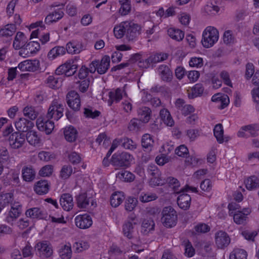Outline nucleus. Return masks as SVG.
Returning <instances> with one entry per match:
<instances>
[{
	"instance_id": "37",
	"label": "nucleus",
	"mask_w": 259,
	"mask_h": 259,
	"mask_svg": "<svg viewBox=\"0 0 259 259\" xmlns=\"http://www.w3.org/2000/svg\"><path fill=\"white\" fill-rule=\"evenodd\" d=\"M160 117L163 123L167 126H172L174 125V120L167 109L164 108L160 111Z\"/></svg>"
},
{
	"instance_id": "56",
	"label": "nucleus",
	"mask_w": 259,
	"mask_h": 259,
	"mask_svg": "<svg viewBox=\"0 0 259 259\" xmlns=\"http://www.w3.org/2000/svg\"><path fill=\"white\" fill-rule=\"evenodd\" d=\"M223 41L227 45L235 42V38L232 31L228 30L225 31L223 35Z\"/></svg>"
},
{
	"instance_id": "47",
	"label": "nucleus",
	"mask_w": 259,
	"mask_h": 259,
	"mask_svg": "<svg viewBox=\"0 0 259 259\" xmlns=\"http://www.w3.org/2000/svg\"><path fill=\"white\" fill-rule=\"evenodd\" d=\"M73 172L72 167L70 165H63L60 171V177L63 180L68 179Z\"/></svg>"
},
{
	"instance_id": "17",
	"label": "nucleus",
	"mask_w": 259,
	"mask_h": 259,
	"mask_svg": "<svg viewBox=\"0 0 259 259\" xmlns=\"http://www.w3.org/2000/svg\"><path fill=\"white\" fill-rule=\"evenodd\" d=\"M127 85L125 84L122 88H117L109 93V97L111 102H119L123 97H126L125 88Z\"/></svg>"
},
{
	"instance_id": "27",
	"label": "nucleus",
	"mask_w": 259,
	"mask_h": 259,
	"mask_svg": "<svg viewBox=\"0 0 259 259\" xmlns=\"http://www.w3.org/2000/svg\"><path fill=\"white\" fill-rule=\"evenodd\" d=\"M23 179L26 182L33 181L35 177V171L31 166H25L22 169Z\"/></svg>"
},
{
	"instance_id": "4",
	"label": "nucleus",
	"mask_w": 259,
	"mask_h": 259,
	"mask_svg": "<svg viewBox=\"0 0 259 259\" xmlns=\"http://www.w3.org/2000/svg\"><path fill=\"white\" fill-rule=\"evenodd\" d=\"M161 223L166 228L175 226L177 222V213L171 206L164 207L162 211Z\"/></svg>"
},
{
	"instance_id": "31",
	"label": "nucleus",
	"mask_w": 259,
	"mask_h": 259,
	"mask_svg": "<svg viewBox=\"0 0 259 259\" xmlns=\"http://www.w3.org/2000/svg\"><path fill=\"white\" fill-rule=\"evenodd\" d=\"M110 59L108 56H104L100 61H99L97 72L100 74H104L106 72L110 66Z\"/></svg>"
},
{
	"instance_id": "38",
	"label": "nucleus",
	"mask_w": 259,
	"mask_h": 259,
	"mask_svg": "<svg viewBox=\"0 0 259 259\" xmlns=\"http://www.w3.org/2000/svg\"><path fill=\"white\" fill-rule=\"evenodd\" d=\"M26 139L31 145L34 146L39 145L40 143V137L36 132L34 131H29L26 134Z\"/></svg>"
},
{
	"instance_id": "35",
	"label": "nucleus",
	"mask_w": 259,
	"mask_h": 259,
	"mask_svg": "<svg viewBox=\"0 0 259 259\" xmlns=\"http://www.w3.org/2000/svg\"><path fill=\"white\" fill-rule=\"evenodd\" d=\"M66 49L63 47L57 46L52 48L48 54V58L50 60H53L57 57L65 54Z\"/></svg>"
},
{
	"instance_id": "5",
	"label": "nucleus",
	"mask_w": 259,
	"mask_h": 259,
	"mask_svg": "<svg viewBox=\"0 0 259 259\" xmlns=\"http://www.w3.org/2000/svg\"><path fill=\"white\" fill-rule=\"evenodd\" d=\"M134 160L132 155L123 152L114 154L111 158V164L116 167H128Z\"/></svg>"
},
{
	"instance_id": "29",
	"label": "nucleus",
	"mask_w": 259,
	"mask_h": 259,
	"mask_svg": "<svg viewBox=\"0 0 259 259\" xmlns=\"http://www.w3.org/2000/svg\"><path fill=\"white\" fill-rule=\"evenodd\" d=\"M25 214L27 217L32 219H42L45 218L44 211L38 207H33L26 210Z\"/></svg>"
},
{
	"instance_id": "20",
	"label": "nucleus",
	"mask_w": 259,
	"mask_h": 259,
	"mask_svg": "<svg viewBox=\"0 0 259 259\" xmlns=\"http://www.w3.org/2000/svg\"><path fill=\"white\" fill-rule=\"evenodd\" d=\"M60 204L64 210L69 211L73 206V197L69 194H63L60 198Z\"/></svg>"
},
{
	"instance_id": "33",
	"label": "nucleus",
	"mask_w": 259,
	"mask_h": 259,
	"mask_svg": "<svg viewBox=\"0 0 259 259\" xmlns=\"http://www.w3.org/2000/svg\"><path fill=\"white\" fill-rule=\"evenodd\" d=\"M246 188L248 190H253L259 188V178L252 176L244 181Z\"/></svg>"
},
{
	"instance_id": "1",
	"label": "nucleus",
	"mask_w": 259,
	"mask_h": 259,
	"mask_svg": "<svg viewBox=\"0 0 259 259\" xmlns=\"http://www.w3.org/2000/svg\"><path fill=\"white\" fill-rule=\"evenodd\" d=\"M64 105L59 99H54L51 103L47 114L45 116L39 117L36 120L38 129L50 134L54 128V122L51 120L54 119L58 120L63 115Z\"/></svg>"
},
{
	"instance_id": "54",
	"label": "nucleus",
	"mask_w": 259,
	"mask_h": 259,
	"mask_svg": "<svg viewBox=\"0 0 259 259\" xmlns=\"http://www.w3.org/2000/svg\"><path fill=\"white\" fill-rule=\"evenodd\" d=\"M73 247L76 251L80 252L88 249L90 247V244L88 242L81 240L75 242L73 245Z\"/></svg>"
},
{
	"instance_id": "19",
	"label": "nucleus",
	"mask_w": 259,
	"mask_h": 259,
	"mask_svg": "<svg viewBox=\"0 0 259 259\" xmlns=\"http://www.w3.org/2000/svg\"><path fill=\"white\" fill-rule=\"evenodd\" d=\"M211 101L218 104V107L223 109L226 107L229 102V98L228 95L222 93H218L212 96Z\"/></svg>"
},
{
	"instance_id": "59",
	"label": "nucleus",
	"mask_w": 259,
	"mask_h": 259,
	"mask_svg": "<svg viewBox=\"0 0 259 259\" xmlns=\"http://www.w3.org/2000/svg\"><path fill=\"white\" fill-rule=\"evenodd\" d=\"M137 200L136 198L130 197L125 202V208L127 211H132L136 207Z\"/></svg>"
},
{
	"instance_id": "49",
	"label": "nucleus",
	"mask_w": 259,
	"mask_h": 259,
	"mask_svg": "<svg viewBox=\"0 0 259 259\" xmlns=\"http://www.w3.org/2000/svg\"><path fill=\"white\" fill-rule=\"evenodd\" d=\"M141 143L142 146L144 148L149 150L151 149L154 141L152 137L149 134H146L142 136Z\"/></svg>"
},
{
	"instance_id": "15",
	"label": "nucleus",
	"mask_w": 259,
	"mask_h": 259,
	"mask_svg": "<svg viewBox=\"0 0 259 259\" xmlns=\"http://www.w3.org/2000/svg\"><path fill=\"white\" fill-rule=\"evenodd\" d=\"M39 67V61L36 60H26L20 62L18 65V68L21 71L34 72Z\"/></svg>"
},
{
	"instance_id": "9",
	"label": "nucleus",
	"mask_w": 259,
	"mask_h": 259,
	"mask_svg": "<svg viewBox=\"0 0 259 259\" xmlns=\"http://www.w3.org/2000/svg\"><path fill=\"white\" fill-rule=\"evenodd\" d=\"M21 211V204L19 202L14 201L12 203L11 209L6 215L5 222L12 224L19 217Z\"/></svg>"
},
{
	"instance_id": "30",
	"label": "nucleus",
	"mask_w": 259,
	"mask_h": 259,
	"mask_svg": "<svg viewBox=\"0 0 259 259\" xmlns=\"http://www.w3.org/2000/svg\"><path fill=\"white\" fill-rule=\"evenodd\" d=\"M64 135L65 139L67 141L73 142L75 141L77 138V132L73 126L70 125L64 128Z\"/></svg>"
},
{
	"instance_id": "28",
	"label": "nucleus",
	"mask_w": 259,
	"mask_h": 259,
	"mask_svg": "<svg viewBox=\"0 0 259 259\" xmlns=\"http://www.w3.org/2000/svg\"><path fill=\"white\" fill-rule=\"evenodd\" d=\"M154 226L155 223L152 219H145L142 223L141 233L144 235H147L154 230Z\"/></svg>"
},
{
	"instance_id": "14",
	"label": "nucleus",
	"mask_w": 259,
	"mask_h": 259,
	"mask_svg": "<svg viewBox=\"0 0 259 259\" xmlns=\"http://www.w3.org/2000/svg\"><path fill=\"white\" fill-rule=\"evenodd\" d=\"M215 242L218 248L222 249L230 244V238L226 232L219 231L215 234Z\"/></svg>"
},
{
	"instance_id": "23",
	"label": "nucleus",
	"mask_w": 259,
	"mask_h": 259,
	"mask_svg": "<svg viewBox=\"0 0 259 259\" xmlns=\"http://www.w3.org/2000/svg\"><path fill=\"white\" fill-rule=\"evenodd\" d=\"M157 72L163 81L168 82L171 80L172 73L167 66L165 65H160L157 69Z\"/></svg>"
},
{
	"instance_id": "7",
	"label": "nucleus",
	"mask_w": 259,
	"mask_h": 259,
	"mask_svg": "<svg viewBox=\"0 0 259 259\" xmlns=\"http://www.w3.org/2000/svg\"><path fill=\"white\" fill-rule=\"evenodd\" d=\"M147 171L152 176L149 183L152 186L162 185L165 183V180L159 177L160 172L157 166L154 164H150L147 168Z\"/></svg>"
},
{
	"instance_id": "12",
	"label": "nucleus",
	"mask_w": 259,
	"mask_h": 259,
	"mask_svg": "<svg viewBox=\"0 0 259 259\" xmlns=\"http://www.w3.org/2000/svg\"><path fill=\"white\" fill-rule=\"evenodd\" d=\"M249 208H243L240 211H236L235 213L230 215L233 217L234 222L238 225H244L248 220V215L250 213Z\"/></svg>"
},
{
	"instance_id": "55",
	"label": "nucleus",
	"mask_w": 259,
	"mask_h": 259,
	"mask_svg": "<svg viewBox=\"0 0 259 259\" xmlns=\"http://www.w3.org/2000/svg\"><path fill=\"white\" fill-rule=\"evenodd\" d=\"M244 128L248 133V137L256 136L259 131V124H253L244 126Z\"/></svg>"
},
{
	"instance_id": "60",
	"label": "nucleus",
	"mask_w": 259,
	"mask_h": 259,
	"mask_svg": "<svg viewBox=\"0 0 259 259\" xmlns=\"http://www.w3.org/2000/svg\"><path fill=\"white\" fill-rule=\"evenodd\" d=\"M26 46L30 55L36 53L40 49L39 44L36 41L29 42Z\"/></svg>"
},
{
	"instance_id": "40",
	"label": "nucleus",
	"mask_w": 259,
	"mask_h": 259,
	"mask_svg": "<svg viewBox=\"0 0 259 259\" xmlns=\"http://www.w3.org/2000/svg\"><path fill=\"white\" fill-rule=\"evenodd\" d=\"M62 79L53 75L49 76L46 79L45 82L51 88H59L61 85Z\"/></svg>"
},
{
	"instance_id": "11",
	"label": "nucleus",
	"mask_w": 259,
	"mask_h": 259,
	"mask_svg": "<svg viewBox=\"0 0 259 259\" xmlns=\"http://www.w3.org/2000/svg\"><path fill=\"white\" fill-rule=\"evenodd\" d=\"M74 221L76 226L81 229L89 228L93 224L91 217L87 213L77 215Z\"/></svg>"
},
{
	"instance_id": "64",
	"label": "nucleus",
	"mask_w": 259,
	"mask_h": 259,
	"mask_svg": "<svg viewBox=\"0 0 259 259\" xmlns=\"http://www.w3.org/2000/svg\"><path fill=\"white\" fill-rule=\"evenodd\" d=\"M203 59L200 57H192L189 61V65L193 67H201L203 66Z\"/></svg>"
},
{
	"instance_id": "62",
	"label": "nucleus",
	"mask_w": 259,
	"mask_h": 259,
	"mask_svg": "<svg viewBox=\"0 0 259 259\" xmlns=\"http://www.w3.org/2000/svg\"><path fill=\"white\" fill-rule=\"evenodd\" d=\"M185 247V254L186 256L190 257L193 256L195 253V250L189 241L184 243Z\"/></svg>"
},
{
	"instance_id": "34",
	"label": "nucleus",
	"mask_w": 259,
	"mask_h": 259,
	"mask_svg": "<svg viewBox=\"0 0 259 259\" xmlns=\"http://www.w3.org/2000/svg\"><path fill=\"white\" fill-rule=\"evenodd\" d=\"M124 198L125 197L122 192H115L111 196V205L113 207H116L123 202Z\"/></svg>"
},
{
	"instance_id": "21",
	"label": "nucleus",
	"mask_w": 259,
	"mask_h": 259,
	"mask_svg": "<svg viewBox=\"0 0 259 259\" xmlns=\"http://www.w3.org/2000/svg\"><path fill=\"white\" fill-rule=\"evenodd\" d=\"M151 110L148 107L142 106L137 110L138 116L139 120L144 123H147L151 116Z\"/></svg>"
},
{
	"instance_id": "53",
	"label": "nucleus",
	"mask_w": 259,
	"mask_h": 259,
	"mask_svg": "<svg viewBox=\"0 0 259 259\" xmlns=\"http://www.w3.org/2000/svg\"><path fill=\"white\" fill-rule=\"evenodd\" d=\"M122 146L126 149L134 150L137 147L136 143L128 138H123L120 140Z\"/></svg>"
},
{
	"instance_id": "13",
	"label": "nucleus",
	"mask_w": 259,
	"mask_h": 259,
	"mask_svg": "<svg viewBox=\"0 0 259 259\" xmlns=\"http://www.w3.org/2000/svg\"><path fill=\"white\" fill-rule=\"evenodd\" d=\"M68 106L74 110H78L80 107V100L79 95L75 91L69 92L66 96Z\"/></svg>"
},
{
	"instance_id": "43",
	"label": "nucleus",
	"mask_w": 259,
	"mask_h": 259,
	"mask_svg": "<svg viewBox=\"0 0 259 259\" xmlns=\"http://www.w3.org/2000/svg\"><path fill=\"white\" fill-rule=\"evenodd\" d=\"M247 252L243 249L236 248L230 253V259H247Z\"/></svg>"
},
{
	"instance_id": "50",
	"label": "nucleus",
	"mask_w": 259,
	"mask_h": 259,
	"mask_svg": "<svg viewBox=\"0 0 259 259\" xmlns=\"http://www.w3.org/2000/svg\"><path fill=\"white\" fill-rule=\"evenodd\" d=\"M89 199L85 193L80 194L77 198V204L80 208H86L89 205Z\"/></svg>"
},
{
	"instance_id": "39",
	"label": "nucleus",
	"mask_w": 259,
	"mask_h": 259,
	"mask_svg": "<svg viewBox=\"0 0 259 259\" xmlns=\"http://www.w3.org/2000/svg\"><path fill=\"white\" fill-rule=\"evenodd\" d=\"M116 177L120 180L125 182H133L135 179V175L127 170H122L116 174Z\"/></svg>"
},
{
	"instance_id": "61",
	"label": "nucleus",
	"mask_w": 259,
	"mask_h": 259,
	"mask_svg": "<svg viewBox=\"0 0 259 259\" xmlns=\"http://www.w3.org/2000/svg\"><path fill=\"white\" fill-rule=\"evenodd\" d=\"M83 113L87 118H95L99 116L100 112L96 110L85 108L84 109Z\"/></svg>"
},
{
	"instance_id": "16",
	"label": "nucleus",
	"mask_w": 259,
	"mask_h": 259,
	"mask_svg": "<svg viewBox=\"0 0 259 259\" xmlns=\"http://www.w3.org/2000/svg\"><path fill=\"white\" fill-rule=\"evenodd\" d=\"M131 61L134 62L140 68L142 69H147L152 65L150 60L149 57H146L139 54L133 55Z\"/></svg>"
},
{
	"instance_id": "26",
	"label": "nucleus",
	"mask_w": 259,
	"mask_h": 259,
	"mask_svg": "<svg viewBox=\"0 0 259 259\" xmlns=\"http://www.w3.org/2000/svg\"><path fill=\"white\" fill-rule=\"evenodd\" d=\"M191 198L187 194L182 193L177 198V203L179 206L184 209L187 210L190 207Z\"/></svg>"
},
{
	"instance_id": "57",
	"label": "nucleus",
	"mask_w": 259,
	"mask_h": 259,
	"mask_svg": "<svg viewBox=\"0 0 259 259\" xmlns=\"http://www.w3.org/2000/svg\"><path fill=\"white\" fill-rule=\"evenodd\" d=\"M241 234L245 239L253 241L257 235V232L255 230H245L242 231Z\"/></svg>"
},
{
	"instance_id": "48",
	"label": "nucleus",
	"mask_w": 259,
	"mask_h": 259,
	"mask_svg": "<svg viewBox=\"0 0 259 259\" xmlns=\"http://www.w3.org/2000/svg\"><path fill=\"white\" fill-rule=\"evenodd\" d=\"M14 202L13 194L11 193L4 194L0 196V204L4 208L9 203L12 205Z\"/></svg>"
},
{
	"instance_id": "58",
	"label": "nucleus",
	"mask_w": 259,
	"mask_h": 259,
	"mask_svg": "<svg viewBox=\"0 0 259 259\" xmlns=\"http://www.w3.org/2000/svg\"><path fill=\"white\" fill-rule=\"evenodd\" d=\"M149 58L153 64L165 60L167 58V56L166 54H156L150 56Z\"/></svg>"
},
{
	"instance_id": "22",
	"label": "nucleus",
	"mask_w": 259,
	"mask_h": 259,
	"mask_svg": "<svg viewBox=\"0 0 259 259\" xmlns=\"http://www.w3.org/2000/svg\"><path fill=\"white\" fill-rule=\"evenodd\" d=\"M67 52L71 54H77L84 50L82 43L80 41H72L69 42L65 49Z\"/></svg>"
},
{
	"instance_id": "3",
	"label": "nucleus",
	"mask_w": 259,
	"mask_h": 259,
	"mask_svg": "<svg viewBox=\"0 0 259 259\" xmlns=\"http://www.w3.org/2000/svg\"><path fill=\"white\" fill-rule=\"evenodd\" d=\"M202 44L206 48L211 47L217 42L219 37L218 30L213 26H208L204 30L202 34Z\"/></svg>"
},
{
	"instance_id": "44",
	"label": "nucleus",
	"mask_w": 259,
	"mask_h": 259,
	"mask_svg": "<svg viewBox=\"0 0 259 259\" xmlns=\"http://www.w3.org/2000/svg\"><path fill=\"white\" fill-rule=\"evenodd\" d=\"M59 253L62 259H70L72 255L70 244L68 243L63 245L60 248Z\"/></svg>"
},
{
	"instance_id": "8",
	"label": "nucleus",
	"mask_w": 259,
	"mask_h": 259,
	"mask_svg": "<svg viewBox=\"0 0 259 259\" xmlns=\"http://www.w3.org/2000/svg\"><path fill=\"white\" fill-rule=\"evenodd\" d=\"M9 142L12 149H18L22 147L26 143L25 137L19 132H15L10 136Z\"/></svg>"
},
{
	"instance_id": "52",
	"label": "nucleus",
	"mask_w": 259,
	"mask_h": 259,
	"mask_svg": "<svg viewBox=\"0 0 259 259\" xmlns=\"http://www.w3.org/2000/svg\"><path fill=\"white\" fill-rule=\"evenodd\" d=\"M133 224L130 222L125 223L123 226V233L124 236L128 238L131 239L133 237V233L134 232Z\"/></svg>"
},
{
	"instance_id": "46",
	"label": "nucleus",
	"mask_w": 259,
	"mask_h": 259,
	"mask_svg": "<svg viewBox=\"0 0 259 259\" xmlns=\"http://www.w3.org/2000/svg\"><path fill=\"white\" fill-rule=\"evenodd\" d=\"M213 134L219 143H223L224 130L221 124H218L214 126L213 129Z\"/></svg>"
},
{
	"instance_id": "25",
	"label": "nucleus",
	"mask_w": 259,
	"mask_h": 259,
	"mask_svg": "<svg viewBox=\"0 0 259 259\" xmlns=\"http://www.w3.org/2000/svg\"><path fill=\"white\" fill-rule=\"evenodd\" d=\"M50 184L47 180H40L36 182L34 187V191L39 195L47 193L49 190Z\"/></svg>"
},
{
	"instance_id": "18",
	"label": "nucleus",
	"mask_w": 259,
	"mask_h": 259,
	"mask_svg": "<svg viewBox=\"0 0 259 259\" xmlns=\"http://www.w3.org/2000/svg\"><path fill=\"white\" fill-rule=\"evenodd\" d=\"M33 125L32 122L23 117L19 118L15 122V127L19 132H28Z\"/></svg>"
},
{
	"instance_id": "6",
	"label": "nucleus",
	"mask_w": 259,
	"mask_h": 259,
	"mask_svg": "<svg viewBox=\"0 0 259 259\" xmlns=\"http://www.w3.org/2000/svg\"><path fill=\"white\" fill-rule=\"evenodd\" d=\"M37 254L42 259H48L53 254V248L47 241H41L35 246Z\"/></svg>"
},
{
	"instance_id": "10",
	"label": "nucleus",
	"mask_w": 259,
	"mask_h": 259,
	"mask_svg": "<svg viewBox=\"0 0 259 259\" xmlns=\"http://www.w3.org/2000/svg\"><path fill=\"white\" fill-rule=\"evenodd\" d=\"M166 182L168 183L169 186L173 189L174 191L176 193H179V192H184L191 191L192 192H197V188L194 187H190L189 186H186L185 188L181 189L180 191L179 190L180 187L179 182L177 179L173 177H168L166 180Z\"/></svg>"
},
{
	"instance_id": "45",
	"label": "nucleus",
	"mask_w": 259,
	"mask_h": 259,
	"mask_svg": "<svg viewBox=\"0 0 259 259\" xmlns=\"http://www.w3.org/2000/svg\"><path fill=\"white\" fill-rule=\"evenodd\" d=\"M23 113L25 116L31 120H34L37 116L38 113L34 108L31 106H27L24 108Z\"/></svg>"
},
{
	"instance_id": "63",
	"label": "nucleus",
	"mask_w": 259,
	"mask_h": 259,
	"mask_svg": "<svg viewBox=\"0 0 259 259\" xmlns=\"http://www.w3.org/2000/svg\"><path fill=\"white\" fill-rule=\"evenodd\" d=\"M72 62H66L64 64L59 66L55 70V73L57 75L63 74L66 73L69 67L71 65Z\"/></svg>"
},
{
	"instance_id": "41",
	"label": "nucleus",
	"mask_w": 259,
	"mask_h": 259,
	"mask_svg": "<svg viewBox=\"0 0 259 259\" xmlns=\"http://www.w3.org/2000/svg\"><path fill=\"white\" fill-rule=\"evenodd\" d=\"M168 35L177 41L182 40L184 37V32L178 29L170 28L167 30Z\"/></svg>"
},
{
	"instance_id": "42",
	"label": "nucleus",
	"mask_w": 259,
	"mask_h": 259,
	"mask_svg": "<svg viewBox=\"0 0 259 259\" xmlns=\"http://www.w3.org/2000/svg\"><path fill=\"white\" fill-rule=\"evenodd\" d=\"M220 8L212 3L207 4L203 9V12L206 15L214 16L218 13Z\"/></svg>"
},
{
	"instance_id": "2",
	"label": "nucleus",
	"mask_w": 259,
	"mask_h": 259,
	"mask_svg": "<svg viewBox=\"0 0 259 259\" xmlns=\"http://www.w3.org/2000/svg\"><path fill=\"white\" fill-rule=\"evenodd\" d=\"M141 29V28L138 24L131 21H126L116 25L113 31L116 38H121L125 35L130 40L139 34Z\"/></svg>"
},
{
	"instance_id": "51",
	"label": "nucleus",
	"mask_w": 259,
	"mask_h": 259,
	"mask_svg": "<svg viewBox=\"0 0 259 259\" xmlns=\"http://www.w3.org/2000/svg\"><path fill=\"white\" fill-rule=\"evenodd\" d=\"M158 196L155 193H142L139 196L140 201L146 203L156 200Z\"/></svg>"
},
{
	"instance_id": "24",
	"label": "nucleus",
	"mask_w": 259,
	"mask_h": 259,
	"mask_svg": "<svg viewBox=\"0 0 259 259\" xmlns=\"http://www.w3.org/2000/svg\"><path fill=\"white\" fill-rule=\"evenodd\" d=\"M27 38L22 32H18L15 37L13 46L15 49L19 50L26 46Z\"/></svg>"
},
{
	"instance_id": "32",
	"label": "nucleus",
	"mask_w": 259,
	"mask_h": 259,
	"mask_svg": "<svg viewBox=\"0 0 259 259\" xmlns=\"http://www.w3.org/2000/svg\"><path fill=\"white\" fill-rule=\"evenodd\" d=\"M16 25L14 24H8L0 29V36L8 37L12 36L16 31Z\"/></svg>"
},
{
	"instance_id": "36",
	"label": "nucleus",
	"mask_w": 259,
	"mask_h": 259,
	"mask_svg": "<svg viewBox=\"0 0 259 259\" xmlns=\"http://www.w3.org/2000/svg\"><path fill=\"white\" fill-rule=\"evenodd\" d=\"M64 15V13L61 10H58L49 14L45 18V22L47 24L56 22L61 19Z\"/></svg>"
}]
</instances>
